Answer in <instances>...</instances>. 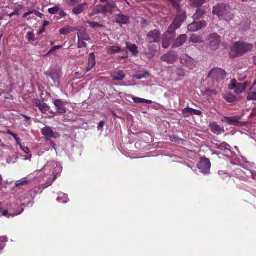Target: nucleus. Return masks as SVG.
Returning <instances> with one entry per match:
<instances>
[{
    "label": "nucleus",
    "mask_w": 256,
    "mask_h": 256,
    "mask_svg": "<svg viewBox=\"0 0 256 256\" xmlns=\"http://www.w3.org/2000/svg\"><path fill=\"white\" fill-rule=\"evenodd\" d=\"M62 168L61 164L55 161H49L44 165L42 168L36 172V176H42L46 181L43 184L44 188H46L52 185L62 172Z\"/></svg>",
    "instance_id": "nucleus-1"
},
{
    "label": "nucleus",
    "mask_w": 256,
    "mask_h": 256,
    "mask_svg": "<svg viewBox=\"0 0 256 256\" xmlns=\"http://www.w3.org/2000/svg\"><path fill=\"white\" fill-rule=\"evenodd\" d=\"M216 147L219 149L225 151L226 155L231 158V162L233 164H239L243 166L246 170L244 172L246 176H240L244 179L250 177L253 178L252 174L251 171L248 169L251 167V164L246 160V158L242 156H238L234 152H232L230 150V146L226 142H222L216 144Z\"/></svg>",
    "instance_id": "nucleus-2"
},
{
    "label": "nucleus",
    "mask_w": 256,
    "mask_h": 256,
    "mask_svg": "<svg viewBox=\"0 0 256 256\" xmlns=\"http://www.w3.org/2000/svg\"><path fill=\"white\" fill-rule=\"evenodd\" d=\"M212 13L221 19L229 22L234 18V14L230 12V8L225 4H218L214 8Z\"/></svg>",
    "instance_id": "nucleus-3"
},
{
    "label": "nucleus",
    "mask_w": 256,
    "mask_h": 256,
    "mask_svg": "<svg viewBox=\"0 0 256 256\" xmlns=\"http://www.w3.org/2000/svg\"><path fill=\"white\" fill-rule=\"evenodd\" d=\"M253 48L252 44L246 43L242 42H236L231 48V54L234 53V55H242L248 52Z\"/></svg>",
    "instance_id": "nucleus-4"
},
{
    "label": "nucleus",
    "mask_w": 256,
    "mask_h": 256,
    "mask_svg": "<svg viewBox=\"0 0 256 256\" xmlns=\"http://www.w3.org/2000/svg\"><path fill=\"white\" fill-rule=\"evenodd\" d=\"M186 20V14L183 12L182 14L178 15L174 18L172 24L169 26L168 28V33L174 32V31L180 28L182 22Z\"/></svg>",
    "instance_id": "nucleus-5"
},
{
    "label": "nucleus",
    "mask_w": 256,
    "mask_h": 256,
    "mask_svg": "<svg viewBox=\"0 0 256 256\" xmlns=\"http://www.w3.org/2000/svg\"><path fill=\"white\" fill-rule=\"evenodd\" d=\"M242 118L240 116H224L221 121L224 123L228 124L229 125L234 126H242V122H240Z\"/></svg>",
    "instance_id": "nucleus-6"
},
{
    "label": "nucleus",
    "mask_w": 256,
    "mask_h": 256,
    "mask_svg": "<svg viewBox=\"0 0 256 256\" xmlns=\"http://www.w3.org/2000/svg\"><path fill=\"white\" fill-rule=\"evenodd\" d=\"M180 62L184 66L190 70H193L196 64V62L194 59L187 55L182 56Z\"/></svg>",
    "instance_id": "nucleus-7"
},
{
    "label": "nucleus",
    "mask_w": 256,
    "mask_h": 256,
    "mask_svg": "<svg viewBox=\"0 0 256 256\" xmlns=\"http://www.w3.org/2000/svg\"><path fill=\"white\" fill-rule=\"evenodd\" d=\"M224 75L225 72L224 70L220 68H215L210 72L208 77L218 82L223 79Z\"/></svg>",
    "instance_id": "nucleus-8"
},
{
    "label": "nucleus",
    "mask_w": 256,
    "mask_h": 256,
    "mask_svg": "<svg viewBox=\"0 0 256 256\" xmlns=\"http://www.w3.org/2000/svg\"><path fill=\"white\" fill-rule=\"evenodd\" d=\"M210 162L206 158H202L198 164V168L204 174L210 172Z\"/></svg>",
    "instance_id": "nucleus-9"
},
{
    "label": "nucleus",
    "mask_w": 256,
    "mask_h": 256,
    "mask_svg": "<svg viewBox=\"0 0 256 256\" xmlns=\"http://www.w3.org/2000/svg\"><path fill=\"white\" fill-rule=\"evenodd\" d=\"M54 104L56 107V112L59 114H64L66 112V102L62 100L56 99L54 100Z\"/></svg>",
    "instance_id": "nucleus-10"
},
{
    "label": "nucleus",
    "mask_w": 256,
    "mask_h": 256,
    "mask_svg": "<svg viewBox=\"0 0 256 256\" xmlns=\"http://www.w3.org/2000/svg\"><path fill=\"white\" fill-rule=\"evenodd\" d=\"M178 58L176 53L174 52H170L161 56L162 61L169 64H173L177 60Z\"/></svg>",
    "instance_id": "nucleus-11"
},
{
    "label": "nucleus",
    "mask_w": 256,
    "mask_h": 256,
    "mask_svg": "<svg viewBox=\"0 0 256 256\" xmlns=\"http://www.w3.org/2000/svg\"><path fill=\"white\" fill-rule=\"evenodd\" d=\"M160 32L158 30H152L148 34L147 40L150 43L158 42L160 41Z\"/></svg>",
    "instance_id": "nucleus-12"
},
{
    "label": "nucleus",
    "mask_w": 256,
    "mask_h": 256,
    "mask_svg": "<svg viewBox=\"0 0 256 256\" xmlns=\"http://www.w3.org/2000/svg\"><path fill=\"white\" fill-rule=\"evenodd\" d=\"M42 134L44 136V138L48 140L50 138H56L58 135L56 133L53 132L51 128L46 126L42 129Z\"/></svg>",
    "instance_id": "nucleus-13"
},
{
    "label": "nucleus",
    "mask_w": 256,
    "mask_h": 256,
    "mask_svg": "<svg viewBox=\"0 0 256 256\" xmlns=\"http://www.w3.org/2000/svg\"><path fill=\"white\" fill-rule=\"evenodd\" d=\"M206 24L204 21L194 22L188 25V28L190 32H196L206 27Z\"/></svg>",
    "instance_id": "nucleus-14"
},
{
    "label": "nucleus",
    "mask_w": 256,
    "mask_h": 256,
    "mask_svg": "<svg viewBox=\"0 0 256 256\" xmlns=\"http://www.w3.org/2000/svg\"><path fill=\"white\" fill-rule=\"evenodd\" d=\"M209 40L210 43V46L213 50L217 49L220 40V36L216 34H214L210 36Z\"/></svg>",
    "instance_id": "nucleus-15"
},
{
    "label": "nucleus",
    "mask_w": 256,
    "mask_h": 256,
    "mask_svg": "<svg viewBox=\"0 0 256 256\" xmlns=\"http://www.w3.org/2000/svg\"><path fill=\"white\" fill-rule=\"evenodd\" d=\"M210 130L216 134H220L224 132V128L221 127L216 122L210 124Z\"/></svg>",
    "instance_id": "nucleus-16"
},
{
    "label": "nucleus",
    "mask_w": 256,
    "mask_h": 256,
    "mask_svg": "<svg viewBox=\"0 0 256 256\" xmlns=\"http://www.w3.org/2000/svg\"><path fill=\"white\" fill-rule=\"evenodd\" d=\"M187 36L186 34L180 35L174 42L172 47L178 48L182 46L187 40Z\"/></svg>",
    "instance_id": "nucleus-17"
},
{
    "label": "nucleus",
    "mask_w": 256,
    "mask_h": 256,
    "mask_svg": "<svg viewBox=\"0 0 256 256\" xmlns=\"http://www.w3.org/2000/svg\"><path fill=\"white\" fill-rule=\"evenodd\" d=\"M172 34V33H168V31L164 34L162 41V46L164 48H167L170 46L172 36H168V35Z\"/></svg>",
    "instance_id": "nucleus-18"
},
{
    "label": "nucleus",
    "mask_w": 256,
    "mask_h": 256,
    "mask_svg": "<svg viewBox=\"0 0 256 256\" xmlns=\"http://www.w3.org/2000/svg\"><path fill=\"white\" fill-rule=\"evenodd\" d=\"M78 39L88 41L90 38L85 28H82L78 30Z\"/></svg>",
    "instance_id": "nucleus-19"
},
{
    "label": "nucleus",
    "mask_w": 256,
    "mask_h": 256,
    "mask_svg": "<svg viewBox=\"0 0 256 256\" xmlns=\"http://www.w3.org/2000/svg\"><path fill=\"white\" fill-rule=\"evenodd\" d=\"M111 77L114 80L121 81L126 77V74L122 70H118L112 74Z\"/></svg>",
    "instance_id": "nucleus-20"
},
{
    "label": "nucleus",
    "mask_w": 256,
    "mask_h": 256,
    "mask_svg": "<svg viewBox=\"0 0 256 256\" xmlns=\"http://www.w3.org/2000/svg\"><path fill=\"white\" fill-rule=\"evenodd\" d=\"M250 83L248 82H244V84L238 83L235 90L234 92L236 94H240L244 92L246 88L249 85Z\"/></svg>",
    "instance_id": "nucleus-21"
},
{
    "label": "nucleus",
    "mask_w": 256,
    "mask_h": 256,
    "mask_svg": "<svg viewBox=\"0 0 256 256\" xmlns=\"http://www.w3.org/2000/svg\"><path fill=\"white\" fill-rule=\"evenodd\" d=\"M88 5L87 2H84L75 6L72 10L73 14H82L84 9V7Z\"/></svg>",
    "instance_id": "nucleus-22"
},
{
    "label": "nucleus",
    "mask_w": 256,
    "mask_h": 256,
    "mask_svg": "<svg viewBox=\"0 0 256 256\" xmlns=\"http://www.w3.org/2000/svg\"><path fill=\"white\" fill-rule=\"evenodd\" d=\"M129 18L127 16H124L122 14H120L117 16L116 22L120 24H125L128 22Z\"/></svg>",
    "instance_id": "nucleus-23"
},
{
    "label": "nucleus",
    "mask_w": 256,
    "mask_h": 256,
    "mask_svg": "<svg viewBox=\"0 0 256 256\" xmlns=\"http://www.w3.org/2000/svg\"><path fill=\"white\" fill-rule=\"evenodd\" d=\"M96 64L94 53H90L89 55L88 66L86 68L87 72L90 70Z\"/></svg>",
    "instance_id": "nucleus-24"
},
{
    "label": "nucleus",
    "mask_w": 256,
    "mask_h": 256,
    "mask_svg": "<svg viewBox=\"0 0 256 256\" xmlns=\"http://www.w3.org/2000/svg\"><path fill=\"white\" fill-rule=\"evenodd\" d=\"M60 76L61 71L60 70H58L56 71H52L50 74V78L55 83L58 82V80Z\"/></svg>",
    "instance_id": "nucleus-25"
},
{
    "label": "nucleus",
    "mask_w": 256,
    "mask_h": 256,
    "mask_svg": "<svg viewBox=\"0 0 256 256\" xmlns=\"http://www.w3.org/2000/svg\"><path fill=\"white\" fill-rule=\"evenodd\" d=\"M76 30V28L67 26L64 28H63L60 30V34L62 35H66L72 32H74Z\"/></svg>",
    "instance_id": "nucleus-26"
},
{
    "label": "nucleus",
    "mask_w": 256,
    "mask_h": 256,
    "mask_svg": "<svg viewBox=\"0 0 256 256\" xmlns=\"http://www.w3.org/2000/svg\"><path fill=\"white\" fill-rule=\"evenodd\" d=\"M23 9V6L22 5H18L14 8V12L8 14L10 18H12L14 16H18L22 12Z\"/></svg>",
    "instance_id": "nucleus-27"
},
{
    "label": "nucleus",
    "mask_w": 256,
    "mask_h": 256,
    "mask_svg": "<svg viewBox=\"0 0 256 256\" xmlns=\"http://www.w3.org/2000/svg\"><path fill=\"white\" fill-rule=\"evenodd\" d=\"M131 98L134 100V102L137 104L146 103L148 104H151L152 103V101L150 100H148L140 98H137L134 96H132Z\"/></svg>",
    "instance_id": "nucleus-28"
},
{
    "label": "nucleus",
    "mask_w": 256,
    "mask_h": 256,
    "mask_svg": "<svg viewBox=\"0 0 256 256\" xmlns=\"http://www.w3.org/2000/svg\"><path fill=\"white\" fill-rule=\"evenodd\" d=\"M115 7V3L114 2H110L103 8V11L107 12H111Z\"/></svg>",
    "instance_id": "nucleus-29"
},
{
    "label": "nucleus",
    "mask_w": 256,
    "mask_h": 256,
    "mask_svg": "<svg viewBox=\"0 0 256 256\" xmlns=\"http://www.w3.org/2000/svg\"><path fill=\"white\" fill-rule=\"evenodd\" d=\"M126 46L127 48L132 52L133 55L136 56L138 54V48L136 45L126 42Z\"/></svg>",
    "instance_id": "nucleus-30"
},
{
    "label": "nucleus",
    "mask_w": 256,
    "mask_h": 256,
    "mask_svg": "<svg viewBox=\"0 0 256 256\" xmlns=\"http://www.w3.org/2000/svg\"><path fill=\"white\" fill-rule=\"evenodd\" d=\"M58 200L62 203L66 204L69 201V199L67 194L60 192L58 194Z\"/></svg>",
    "instance_id": "nucleus-31"
},
{
    "label": "nucleus",
    "mask_w": 256,
    "mask_h": 256,
    "mask_svg": "<svg viewBox=\"0 0 256 256\" xmlns=\"http://www.w3.org/2000/svg\"><path fill=\"white\" fill-rule=\"evenodd\" d=\"M120 51L121 49L120 47L116 46H112L108 48V53L110 54H113L118 53Z\"/></svg>",
    "instance_id": "nucleus-32"
},
{
    "label": "nucleus",
    "mask_w": 256,
    "mask_h": 256,
    "mask_svg": "<svg viewBox=\"0 0 256 256\" xmlns=\"http://www.w3.org/2000/svg\"><path fill=\"white\" fill-rule=\"evenodd\" d=\"M205 14V12L202 9H198L196 14L194 15L193 18L194 20H198L201 18Z\"/></svg>",
    "instance_id": "nucleus-33"
},
{
    "label": "nucleus",
    "mask_w": 256,
    "mask_h": 256,
    "mask_svg": "<svg viewBox=\"0 0 256 256\" xmlns=\"http://www.w3.org/2000/svg\"><path fill=\"white\" fill-rule=\"evenodd\" d=\"M190 42L194 43H201L202 40L199 36L192 34L190 38Z\"/></svg>",
    "instance_id": "nucleus-34"
},
{
    "label": "nucleus",
    "mask_w": 256,
    "mask_h": 256,
    "mask_svg": "<svg viewBox=\"0 0 256 256\" xmlns=\"http://www.w3.org/2000/svg\"><path fill=\"white\" fill-rule=\"evenodd\" d=\"M30 182V180H28L27 178H24L19 181L16 182V186L20 188L21 186L26 185L29 184Z\"/></svg>",
    "instance_id": "nucleus-35"
},
{
    "label": "nucleus",
    "mask_w": 256,
    "mask_h": 256,
    "mask_svg": "<svg viewBox=\"0 0 256 256\" xmlns=\"http://www.w3.org/2000/svg\"><path fill=\"white\" fill-rule=\"evenodd\" d=\"M192 108H184L182 111V114L184 117L188 118L192 116Z\"/></svg>",
    "instance_id": "nucleus-36"
},
{
    "label": "nucleus",
    "mask_w": 256,
    "mask_h": 256,
    "mask_svg": "<svg viewBox=\"0 0 256 256\" xmlns=\"http://www.w3.org/2000/svg\"><path fill=\"white\" fill-rule=\"evenodd\" d=\"M191 4L194 7L201 6L206 0H190Z\"/></svg>",
    "instance_id": "nucleus-37"
},
{
    "label": "nucleus",
    "mask_w": 256,
    "mask_h": 256,
    "mask_svg": "<svg viewBox=\"0 0 256 256\" xmlns=\"http://www.w3.org/2000/svg\"><path fill=\"white\" fill-rule=\"evenodd\" d=\"M225 99L226 100V102H234L236 101V96L231 94H226L225 96Z\"/></svg>",
    "instance_id": "nucleus-38"
},
{
    "label": "nucleus",
    "mask_w": 256,
    "mask_h": 256,
    "mask_svg": "<svg viewBox=\"0 0 256 256\" xmlns=\"http://www.w3.org/2000/svg\"><path fill=\"white\" fill-rule=\"evenodd\" d=\"M38 108L43 114H44L48 110L50 106L44 102H42Z\"/></svg>",
    "instance_id": "nucleus-39"
},
{
    "label": "nucleus",
    "mask_w": 256,
    "mask_h": 256,
    "mask_svg": "<svg viewBox=\"0 0 256 256\" xmlns=\"http://www.w3.org/2000/svg\"><path fill=\"white\" fill-rule=\"evenodd\" d=\"M248 100H256V92H252L248 94L246 96Z\"/></svg>",
    "instance_id": "nucleus-40"
},
{
    "label": "nucleus",
    "mask_w": 256,
    "mask_h": 256,
    "mask_svg": "<svg viewBox=\"0 0 256 256\" xmlns=\"http://www.w3.org/2000/svg\"><path fill=\"white\" fill-rule=\"evenodd\" d=\"M176 73L178 76L180 77H184L186 74L185 70L182 68H177Z\"/></svg>",
    "instance_id": "nucleus-41"
},
{
    "label": "nucleus",
    "mask_w": 256,
    "mask_h": 256,
    "mask_svg": "<svg viewBox=\"0 0 256 256\" xmlns=\"http://www.w3.org/2000/svg\"><path fill=\"white\" fill-rule=\"evenodd\" d=\"M8 241V238L4 236L0 237V252L4 247V242H6Z\"/></svg>",
    "instance_id": "nucleus-42"
},
{
    "label": "nucleus",
    "mask_w": 256,
    "mask_h": 256,
    "mask_svg": "<svg viewBox=\"0 0 256 256\" xmlns=\"http://www.w3.org/2000/svg\"><path fill=\"white\" fill-rule=\"evenodd\" d=\"M60 8L58 6H55L48 10V12L51 14H54L59 12Z\"/></svg>",
    "instance_id": "nucleus-43"
},
{
    "label": "nucleus",
    "mask_w": 256,
    "mask_h": 256,
    "mask_svg": "<svg viewBox=\"0 0 256 256\" xmlns=\"http://www.w3.org/2000/svg\"><path fill=\"white\" fill-rule=\"evenodd\" d=\"M238 83L236 82V80L233 79L231 80L230 84L228 86V88L230 90H234L236 89Z\"/></svg>",
    "instance_id": "nucleus-44"
},
{
    "label": "nucleus",
    "mask_w": 256,
    "mask_h": 256,
    "mask_svg": "<svg viewBox=\"0 0 256 256\" xmlns=\"http://www.w3.org/2000/svg\"><path fill=\"white\" fill-rule=\"evenodd\" d=\"M34 34L32 32H28L26 34V38L28 41H34Z\"/></svg>",
    "instance_id": "nucleus-45"
},
{
    "label": "nucleus",
    "mask_w": 256,
    "mask_h": 256,
    "mask_svg": "<svg viewBox=\"0 0 256 256\" xmlns=\"http://www.w3.org/2000/svg\"><path fill=\"white\" fill-rule=\"evenodd\" d=\"M22 211H23V210H22L20 212H19L18 213H16V214H8V212L6 210H5L2 212V215L6 217H9L10 215L12 216H18V214H21L22 212Z\"/></svg>",
    "instance_id": "nucleus-46"
},
{
    "label": "nucleus",
    "mask_w": 256,
    "mask_h": 256,
    "mask_svg": "<svg viewBox=\"0 0 256 256\" xmlns=\"http://www.w3.org/2000/svg\"><path fill=\"white\" fill-rule=\"evenodd\" d=\"M82 0H67V3L70 6H74L77 4H79L82 2Z\"/></svg>",
    "instance_id": "nucleus-47"
},
{
    "label": "nucleus",
    "mask_w": 256,
    "mask_h": 256,
    "mask_svg": "<svg viewBox=\"0 0 256 256\" xmlns=\"http://www.w3.org/2000/svg\"><path fill=\"white\" fill-rule=\"evenodd\" d=\"M170 2H172V5L178 8H180L179 4L181 0H168Z\"/></svg>",
    "instance_id": "nucleus-48"
},
{
    "label": "nucleus",
    "mask_w": 256,
    "mask_h": 256,
    "mask_svg": "<svg viewBox=\"0 0 256 256\" xmlns=\"http://www.w3.org/2000/svg\"><path fill=\"white\" fill-rule=\"evenodd\" d=\"M84 40L78 39V48H84L86 46V44L84 42Z\"/></svg>",
    "instance_id": "nucleus-49"
},
{
    "label": "nucleus",
    "mask_w": 256,
    "mask_h": 256,
    "mask_svg": "<svg viewBox=\"0 0 256 256\" xmlns=\"http://www.w3.org/2000/svg\"><path fill=\"white\" fill-rule=\"evenodd\" d=\"M90 26L92 28H95L96 27H102V26L96 22H88Z\"/></svg>",
    "instance_id": "nucleus-50"
},
{
    "label": "nucleus",
    "mask_w": 256,
    "mask_h": 256,
    "mask_svg": "<svg viewBox=\"0 0 256 256\" xmlns=\"http://www.w3.org/2000/svg\"><path fill=\"white\" fill-rule=\"evenodd\" d=\"M42 103V102H41L38 99H34L32 101V104L35 106L39 108L41 104Z\"/></svg>",
    "instance_id": "nucleus-51"
},
{
    "label": "nucleus",
    "mask_w": 256,
    "mask_h": 256,
    "mask_svg": "<svg viewBox=\"0 0 256 256\" xmlns=\"http://www.w3.org/2000/svg\"><path fill=\"white\" fill-rule=\"evenodd\" d=\"M202 114V112L200 110H196L192 108V116L196 115V116H201Z\"/></svg>",
    "instance_id": "nucleus-52"
},
{
    "label": "nucleus",
    "mask_w": 256,
    "mask_h": 256,
    "mask_svg": "<svg viewBox=\"0 0 256 256\" xmlns=\"http://www.w3.org/2000/svg\"><path fill=\"white\" fill-rule=\"evenodd\" d=\"M36 12V10H30L26 12L24 16H23V18H27V17L32 14H34V12Z\"/></svg>",
    "instance_id": "nucleus-53"
},
{
    "label": "nucleus",
    "mask_w": 256,
    "mask_h": 256,
    "mask_svg": "<svg viewBox=\"0 0 256 256\" xmlns=\"http://www.w3.org/2000/svg\"><path fill=\"white\" fill-rule=\"evenodd\" d=\"M104 124V121H101L98 123V130H102Z\"/></svg>",
    "instance_id": "nucleus-54"
},
{
    "label": "nucleus",
    "mask_w": 256,
    "mask_h": 256,
    "mask_svg": "<svg viewBox=\"0 0 256 256\" xmlns=\"http://www.w3.org/2000/svg\"><path fill=\"white\" fill-rule=\"evenodd\" d=\"M34 14L36 16H37L41 18H42L44 17V15L42 14L40 12H38L36 10V12H34Z\"/></svg>",
    "instance_id": "nucleus-55"
},
{
    "label": "nucleus",
    "mask_w": 256,
    "mask_h": 256,
    "mask_svg": "<svg viewBox=\"0 0 256 256\" xmlns=\"http://www.w3.org/2000/svg\"><path fill=\"white\" fill-rule=\"evenodd\" d=\"M62 46H54L53 48H51V50H50V52H53L57 50H59L60 49V48H62Z\"/></svg>",
    "instance_id": "nucleus-56"
},
{
    "label": "nucleus",
    "mask_w": 256,
    "mask_h": 256,
    "mask_svg": "<svg viewBox=\"0 0 256 256\" xmlns=\"http://www.w3.org/2000/svg\"><path fill=\"white\" fill-rule=\"evenodd\" d=\"M16 140V143L18 144L20 146V148H22V144L20 143V139L18 138V136L15 138Z\"/></svg>",
    "instance_id": "nucleus-57"
},
{
    "label": "nucleus",
    "mask_w": 256,
    "mask_h": 256,
    "mask_svg": "<svg viewBox=\"0 0 256 256\" xmlns=\"http://www.w3.org/2000/svg\"><path fill=\"white\" fill-rule=\"evenodd\" d=\"M134 78L138 80H140L144 78V76H142L141 74H136L134 76Z\"/></svg>",
    "instance_id": "nucleus-58"
},
{
    "label": "nucleus",
    "mask_w": 256,
    "mask_h": 256,
    "mask_svg": "<svg viewBox=\"0 0 256 256\" xmlns=\"http://www.w3.org/2000/svg\"><path fill=\"white\" fill-rule=\"evenodd\" d=\"M22 150L26 154H28L29 152V149L28 147H24L22 146V148H21Z\"/></svg>",
    "instance_id": "nucleus-59"
},
{
    "label": "nucleus",
    "mask_w": 256,
    "mask_h": 256,
    "mask_svg": "<svg viewBox=\"0 0 256 256\" xmlns=\"http://www.w3.org/2000/svg\"><path fill=\"white\" fill-rule=\"evenodd\" d=\"M218 174L220 176H223V175H224L226 176V177H228V174L226 173L224 171H220L218 172Z\"/></svg>",
    "instance_id": "nucleus-60"
},
{
    "label": "nucleus",
    "mask_w": 256,
    "mask_h": 256,
    "mask_svg": "<svg viewBox=\"0 0 256 256\" xmlns=\"http://www.w3.org/2000/svg\"><path fill=\"white\" fill-rule=\"evenodd\" d=\"M59 15L60 16L64 17L66 16V13L64 10H61L59 12Z\"/></svg>",
    "instance_id": "nucleus-61"
},
{
    "label": "nucleus",
    "mask_w": 256,
    "mask_h": 256,
    "mask_svg": "<svg viewBox=\"0 0 256 256\" xmlns=\"http://www.w3.org/2000/svg\"><path fill=\"white\" fill-rule=\"evenodd\" d=\"M50 24V22L47 20H44L43 24V28L48 26Z\"/></svg>",
    "instance_id": "nucleus-62"
},
{
    "label": "nucleus",
    "mask_w": 256,
    "mask_h": 256,
    "mask_svg": "<svg viewBox=\"0 0 256 256\" xmlns=\"http://www.w3.org/2000/svg\"><path fill=\"white\" fill-rule=\"evenodd\" d=\"M171 140H172V141L176 142H178L177 138L175 137H174L173 138H171Z\"/></svg>",
    "instance_id": "nucleus-63"
},
{
    "label": "nucleus",
    "mask_w": 256,
    "mask_h": 256,
    "mask_svg": "<svg viewBox=\"0 0 256 256\" xmlns=\"http://www.w3.org/2000/svg\"><path fill=\"white\" fill-rule=\"evenodd\" d=\"M252 59H253V62H254V65L256 66V56H254L253 57Z\"/></svg>",
    "instance_id": "nucleus-64"
}]
</instances>
